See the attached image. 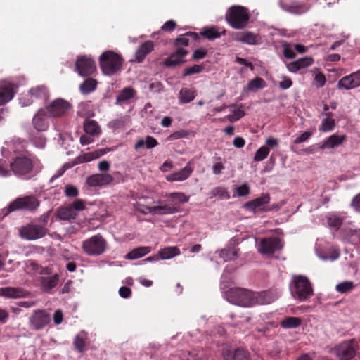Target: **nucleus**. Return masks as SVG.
I'll return each instance as SVG.
<instances>
[{"label":"nucleus","mask_w":360,"mask_h":360,"mask_svg":"<svg viewBox=\"0 0 360 360\" xmlns=\"http://www.w3.org/2000/svg\"><path fill=\"white\" fill-rule=\"evenodd\" d=\"M279 295L280 291L277 289H271L261 292H255V305L270 304L277 300Z\"/></svg>","instance_id":"obj_18"},{"label":"nucleus","mask_w":360,"mask_h":360,"mask_svg":"<svg viewBox=\"0 0 360 360\" xmlns=\"http://www.w3.org/2000/svg\"><path fill=\"white\" fill-rule=\"evenodd\" d=\"M136 94V91L131 87L123 89L121 92L117 95L116 101L118 104L126 103L129 99L132 98Z\"/></svg>","instance_id":"obj_41"},{"label":"nucleus","mask_w":360,"mask_h":360,"mask_svg":"<svg viewBox=\"0 0 360 360\" xmlns=\"http://www.w3.org/2000/svg\"><path fill=\"white\" fill-rule=\"evenodd\" d=\"M32 142L35 147L43 148L46 146V140L44 136H39L34 137Z\"/></svg>","instance_id":"obj_61"},{"label":"nucleus","mask_w":360,"mask_h":360,"mask_svg":"<svg viewBox=\"0 0 360 360\" xmlns=\"http://www.w3.org/2000/svg\"><path fill=\"white\" fill-rule=\"evenodd\" d=\"M360 86V70L341 78L338 83L340 89L349 90Z\"/></svg>","instance_id":"obj_17"},{"label":"nucleus","mask_w":360,"mask_h":360,"mask_svg":"<svg viewBox=\"0 0 360 360\" xmlns=\"http://www.w3.org/2000/svg\"><path fill=\"white\" fill-rule=\"evenodd\" d=\"M58 280L59 276L56 274L50 276L41 277L40 278V285L41 289L44 291H49L51 290L57 285Z\"/></svg>","instance_id":"obj_34"},{"label":"nucleus","mask_w":360,"mask_h":360,"mask_svg":"<svg viewBox=\"0 0 360 360\" xmlns=\"http://www.w3.org/2000/svg\"><path fill=\"white\" fill-rule=\"evenodd\" d=\"M270 202V197L269 195H263L253 200H251L245 205L246 210L252 212H267V205Z\"/></svg>","instance_id":"obj_19"},{"label":"nucleus","mask_w":360,"mask_h":360,"mask_svg":"<svg viewBox=\"0 0 360 360\" xmlns=\"http://www.w3.org/2000/svg\"><path fill=\"white\" fill-rule=\"evenodd\" d=\"M321 115L323 118L319 127V131L326 133L333 131L336 125L334 114L332 112H326L322 113Z\"/></svg>","instance_id":"obj_27"},{"label":"nucleus","mask_w":360,"mask_h":360,"mask_svg":"<svg viewBox=\"0 0 360 360\" xmlns=\"http://www.w3.org/2000/svg\"><path fill=\"white\" fill-rule=\"evenodd\" d=\"M154 49V44L152 41H146L137 49L135 53L136 61L142 62L146 56Z\"/></svg>","instance_id":"obj_31"},{"label":"nucleus","mask_w":360,"mask_h":360,"mask_svg":"<svg viewBox=\"0 0 360 360\" xmlns=\"http://www.w3.org/2000/svg\"><path fill=\"white\" fill-rule=\"evenodd\" d=\"M264 86L265 81L261 77H256L248 82L247 89L249 91H254L257 89H263Z\"/></svg>","instance_id":"obj_47"},{"label":"nucleus","mask_w":360,"mask_h":360,"mask_svg":"<svg viewBox=\"0 0 360 360\" xmlns=\"http://www.w3.org/2000/svg\"><path fill=\"white\" fill-rule=\"evenodd\" d=\"M216 253L219 254L224 262H228L236 259L238 256V250L235 247L225 248L217 250Z\"/></svg>","instance_id":"obj_33"},{"label":"nucleus","mask_w":360,"mask_h":360,"mask_svg":"<svg viewBox=\"0 0 360 360\" xmlns=\"http://www.w3.org/2000/svg\"><path fill=\"white\" fill-rule=\"evenodd\" d=\"M218 197L221 200H228L230 198V194L227 188L218 186L214 188L210 192V198Z\"/></svg>","instance_id":"obj_46"},{"label":"nucleus","mask_w":360,"mask_h":360,"mask_svg":"<svg viewBox=\"0 0 360 360\" xmlns=\"http://www.w3.org/2000/svg\"><path fill=\"white\" fill-rule=\"evenodd\" d=\"M203 67L200 65H193L184 69L183 76L186 77L188 75L200 73L202 71Z\"/></svg>","instance_id":"obj_55"},{"label":"nucleus","mask_w":360,"mask_h":360,"mask_svg":"<svg viewBox=\"0 0 360 360\" xmlns=\"http://www.w3.org/2000/svg\"><path fill=\"white\" fill-rule=\"evenodd\" d=\"M190 134H191V133L189 131H188L186 130L181 129V130L176 131L173 132L172 134H171L169 136L168 139L170 141H173V140L179 139H182V138H186Z\"/></svg>","instance_id":"obj_57"},{"label":"nucleus","mask_w":360,"mask_h":360,"mask_svg":"<svg viewBox=\"0 0 360 360\" xmlns=\"http://www.w3.org/2000/svg\"><path fill=\"white\" fill-rule=\"evenodd\" d=\"M86 333L84 331L79 333L75 338L74 344L79 352H82L85 347Z\"/></svg>","instance_id":"obj_51"},{"label":"nucleus","mask_w":360,"mask_h":360,"mask_svg":"<svg viewBox=\"0 0 360 360\" xmlns=\"http://www.w3.org/2000/svg\"><path fill=\"white\" fill-rule=\"evenodd\" d=\"M233 39L236 41L248 45H256L261 42V37L258 34L249 31L237 33Z\"/></svg>","instance_id":"obj_24"},{"label":"nucleus","mask_w":360,"mask_h":360,"mask_svg":"<svg viewBox=\"0 0 360 360\" xmlns=\"http://www.w3.org/2000/svg\"><path fill=\"white\" fill-rule=\"evenodd\" d=\"M46 228L41 224L30 223L19 229V236L25 240H35L46 235Z\"/></svg>","instance_id":"obj_11"},{"label":"nucleus","mask_w":360,"mask_h":360,"mask_svg":"<svg viewBox=\"0 0 360 360\" xmlns=\"http://www.w3.org/2000/svg\"><path fill=\"white\" fill-rule=\"evenodd\" d=\"M39 205V202L33 195L18 198L12 201L6 210L4 216L17 210L34 211Z\"/></svg>","instance_id":"obj_8"},{"label":"nucleus","mask_w":360,"mask_h":360,"mask_svg":"<svg viewBox=\"0 0 360 360\" xmlns=\"http://www.w3.org/2000/svg\"><path fill=\"white\" fill-rule=\"evenodd\" d=\"M249 14L243 6H233L226 14V19L229 25L234 29L244 28L249 21Z\"/></svg>","instance_id":"obj_7"},{"label":"nucleus","mask_w":360,"mask_h":360,"mask_svg":"<svg viewBox=\"0 0 360 360\" xmlns=\"http://www.w3.org/2000/svg\"><path fill=\"white\" fill-rule=\"evenodd\" d=\"M347 140L345 134H333L319 144V147L322 150H334L342 146Z\"/></svg>","instance_id":"obj_16"},{"label":"nucleus","mask_w":360,"mask_h":360,"mask_svg":"<svg viewBox=\"0 0 360 360\" xmlns=\"http://www.w3.org/2000/svg\"><path fill=\"white\" fill-rule=\"evenodd\" d=\"M342 240L345 243L353 245H357L360 243V229H350L349 230H344Z\"/></svg>","instance_id":"obj_30"},{"label":"nucleus","mask_w":360,"mask_h":360,"mask_svg":"<svg viewBox=\"0 0 360 360\" xmlns=\"http://www.w3.org/2000/svg\"><path fill=\"white\" fill-rule=\"evenodd\" d=\"M85 209V202L82 199H77L71 204L59 207L57 210V217L60 220L71 221L77 217V212Z\"/></svg>","instance_id":"obj_10"},{"label":"nucleus","mask_w":360,"mask_h":360,"mask_svg":"<svg viewBox=\"0 0 360 360\" xmlns=\"http://www.w3.org/2000/svg\"><path fill=\"white\" fill-rule=\"evenodd\" d=\"M292 296L300 302L305 301L313 295V288L308 278L304 276H293L290 283Z\"/></svg>","instance_id":"obj_2"},{"label":"nucleus","mask_w":360,"mask_h":360,"mask_svg":"<svg viewBox=\"0 0 360 360\" xmlns=\"http://www.w3.org/2000/svg\"><path fill=\"white\" fill-rule=\"evenodd\" d=\"M84 130L86 134L95 136L101 134V129L97 122L92 120H85L84 122Z\"/></svg>","instance_id":"obj_37"},{"label":"nucleus","mask_w":360,"mask_h":360,"mask_svg":"<svg viewBox=\"0 0 360 360\" xmlns=\"http://www.w3.org/2000/svg\"><path fill=\"white\" fill-rule=\"evenodd\" d=\"M355 287L353 281H346L336 285L335 290L340 293H347L352 291Z\"/></svg>","instance_id":"obj_48"},{"label":"nucleus","mask_w":360,"mask_h":360,"mask_svg":"<svg viewBox=\"0 0 360 360\" xmlns=\"http://www.w3.org/2000/svg\"><path fill=\"white\" fill-rule=\"evenodd\" d=\"M347 216L344 213H330L327 215V223L329 228L338 230L343 222L345 221Z\"/></svg>","instance_id":"obj_29"},{"label":"nucleus","mask_w":360,"mask_h":360,"mask_svg":"<svg viewBox=\"0 0 360 360\" xmlns=\"http://www.w3.org/2000/svg\"><path fill=\"white\" fill-rule=\"evenodd\" d=\"M231 114L227 115L226 117V119L229 120V122H233L238 120H240L241 117H243L245 115V112L242 108V106L237 107V106H231Z\"/></svg>","instance_id":"obj_44"},{"label":"nucleus","mask_w":360,"mask_h":360,"mask_svg":"<svg viewBox=\"0 0 360 360\" xmlns=\"http://www.w3.org/2000/svg\"><path fill=\"white\" fill-rule=\"evenodd\" d=\"M279 4L284 11L293 14H302L307 12L310 7L308 4L297 1L288 3L287 0H280Z\"/></svg>","instance_id":"obj_21"},{"label":"nucleus","mask_w":360,"mask_h":360,"mask_svg":"<svg viewBox=\"0 0 360 360\" xmlns=\"http://www.w3.org/2000/svg\"><path fill=\"white\" fill-rule=\"evenodd\" d=\"M311 135H312L311 132L304 131L295 139L294 143L300 144L302 142H304V141H307L311 136Z\"/></svg>","instance_id":"obj_63"},{"label":"nucleus","mask_w":360,"mask_h":360,"mask_svg":"<svg viewBox=\"0 0 360 360\" xmlns=\"http://www.w3.org/2000/svg\"><path fill=\"white\" fill-rule=\"evenodd\" d=\"M300 69L307 68L311 65L314 63V59L311 57H304L297 60Z\"/></svg>","instance_id":"obj_60"},{"label":"nucleus","mask_w":360,"mask_h":360,"mask_svg":"<svg viewBox=\"0 0 360 360\" xmlns=\"http://www.w3.org/2000/svg\"><path fill=\"white\" fill-rule=\"evenodd\" d=\"M99 62L103 74L112 75L121 70L122 58L120 55L107 51L100 56Z\"/></svg>","instance_id":"obj_4"},{"label":"nucleus","mask_w":360,"mask_h":360,"mask_svg":"<svg viewBox=\"0 0 360 360\" xmlns=\"http://www.w3.org/2000/svg\"><path fill=\"white\" fill-rule=\"evenodd\" d=\"M166 197L171 198L173 201L179 203H185L189 200V196H187L182 192H174L166 195Z\"/></svg>","instance_id":"obj_49"},{"label":"nucleus","mask_w":360,"mask_h":360,"mask_svg":"<svg viewBox=\"0 0 360 360\" xmlns=\"http://www.w3.org/2000/svg\"><path fill=\"white\" fill-rule=\"evenodd\" d=\"M108 248L105 239L101 235H94L82 243V249L89 256H99L103 254Z\"/></svg>","instance_id":"obj_6"},{"label":"nucleus","mask_w":360,"mask_h":360,"mask_svg":"<svg viewBox=\"0 0 360 360\" xmlns=\"http://www.w3.org/2000/svg\"><path fill=\"white\" fill-rule=\"evenodd\" d=\"M270 150L266 146L260 147L255 153L254 160L256 162H260L266 159L269 155Z\"/></svg>","instance_id":"obj_52"},{"label":"nucleus","mask_w":360,"mask_h":360,"mask_svg":"<svg viewBox=\"0 0 360 360\" xmlns=\"http://www.w3.org/2000/svg\"><path fill=\"white\" fill-rule=\"evenodd\" d=\"M358 349V342L356 340H349L340 342L333 349L336 356L340 360H351Z\"/></svg>","instance_id":"obj_12"},{"label":"nucleus","mask_w":360,"mask_h":360,"mask_svg":"<svg viewBox=\"0 0 360 360\" xmlns=\"http://www.w3.org/2000/svg\"><path fill=\"white\" fill-rule=\"evenodd\" d=\"M302 320L299 317L288 316L281 321V326L285 329L296 328L301 326Z\"/></svg>","instance_id":"obj_39"},{"label":"nucleus","mask_w":360,"mask_h":360,"mask_svg":"<svg viewBox=\"0 0 360 360\" xmlns=\"http://www.w3.org/2000/svg\"><path fill=\"white\" fill-rule=\"evenodd\" d=\"M256 248L260 254L269 257L282 249L283 243L277 237L264 238L260 240L256 239Z\"/></svg>","instance_id":"obj_9"},{"label":"nucleus","mask_w":360,"mask_h":360,"mask_svg":"<svg viewBox=\"0 0 360 360\" xmlns=\"http://www.w3.org/2000/svg\"><path fill=\"white\" fill-rule=\"evenodd\" d=\"M64 193L68 198H76L79 195L78 188L72 184H68L64 187Z\"/></svg>","instance_id":"obj_54"},{"label":"nucleus","mask_w":360,"mask_h":360,"mask_svg":"<svg viewBox=\"0 0 360 360\" xmlns=\"http://www.w3.org/2000/svg\"><path fill=\"white\" fill-rule=\"evenodd\" d=\"M226 299L231 303L250 307L255 305V292L243 288H231L226 292Z\"/></svg>","instance_id":"obj_3"},{"label":"nucleus","mask_w":360,"mask_h":360,"mask_svg":"<svg viewBox=\"0 0 360 360\" xmlns=\"http://www.w3.org/2000/svg\"><path fill=\"white\" fill-rule=\"evenodd\" d=\"M78 73L82 76H88L93 74L96 70L95 62L90 56H82L78 57L75 63Z\"/></svg>","instance_id":"obj_14"},{"label":"nucleus","mask_w":360,"mask_h":360,"mask_svg":"<svg viewBox=\"0 0 360 360\" xmlns=\"http://www.w3.org/2000/svg\"><path fill=\"white\" fill-rule=\"evenodd\" d=\"M200 34L205 38L213 40L220 37L222 34H224L225 30L224 29L220 30L216 27H212L210 28H205Z\"/></svg>","instance_id":"obj_38"},{"label":"nucleus","mask_w":360,"mask_h":360,"mask_svg":"<svg viewBox=\"0 0 360 360\" xmlns=\"http://www.w3.org/2000/svg\"><path fill=\"white\" fill-rule=\"evenodd\" d=\"M283 55L285 58L289 59H292L295 57V53L294 52V49L292 46L287 43L283 44Z\"/></svg>","instance_id":"obj_58"},{"label":"nucleus","mask_w":360,"mask_h":360,"mask_svg":"<svg viewBox=\"0 0 360 360\" xmlns=\"http://www.w3.org/2000/svg\"><path fill=\"white\" fill-rule=\"evenodd\" d=\"M158 141L153 136H147L146 138V140L143 139H139L136 144L134 145V148L136 150H138L144 146L147 148H153L155 147L158 145Z\"/></svg>","instance_id":"obj_43"},{"label":"nucleus","mask_w":360,"mask_h":360,"mask_svg":"<svg viewBox=\"0 0 360 360\" xmlns=\"http://www.w3.org/2000/svg\"><path fill=\"white\" fill-rule=\"evenodd\" d=\"M196 96L194 90L189 89H182L179 93V100L181 103H188L192 101Z\"/></svg>","instance_id":"obj_42"},{"label":"nucleus","mask_w":360,"mask_h":360,"mask_svg":"<svg viewBox=\"0 0 360 360\" xmlns=\"http://www.w3.org/2000/svg\"><path fill=\"white\" fill-rule=\"evenodd\" d=\"M27 292L22 288L14 287H5L0 288V296L9 299L24 297Z\"/></svg>","instance_id":"obj_28"},{"label":"nucleus","mask_w":360,"mask_h":360,"mask_svg":"<svg viewBox=\"0 0 360 360\" xmlns=\"http://www.w3.org/2000/svg\"><path fill=\"white\" fill-rule=\"evenodd\" d=\"M113 181L111 174L107 173H99L89 176L86 179V184L89 186H103L110 184Z\"/></svg>","instance_id":"obj_20"},{"label":"nucleus","mask_w":360,"mask_h":360,"mask_svg":"<svg viewBox=\"0 0 360 360\" xmlns=\"http://www.w3.org/2000/svg\"><path fill=\"white\" fill-rule=\"evenodd\" d=\"M150 251H151V248L150 247H148V246L139 247V248H134V250H132L131 251L128 252L125 255L124 258L126 259H129V260L136 259L141 258V257L146 255Z\"/></svg>","instance_id":"obj_36"},{"label":"nucleus","mask_w":360,"mask_h":360,"mask_svg":"<svg viewBox=\"0 0 360 360\" xmlns=\"http://www.w3.org/2000/svg\"><path fill=\"white\" fill-rule=\"evenodd\" d=\"M193 171V169L191 166V162H188L184 168L166 176V180L170 182L185 181L189 178Z\"/></svg>","instance_id":"obj_23"},{"label":"nucleus","mask_w":360,"mask_h":360,"mask_svg":"<svg viewBox=\"0 0 360 360\" xmlns=\"http://www.w3.org/2000/svg\"><path fill=\"white\" fill-rule=\"evenodd\" d=\"M97 158H98V154L96 153V150L81 155L77 157L76 158H75L72 162H67V163L64 164V165L63 166V168H62L63 171L60 173V174H62L65 170L73 167L74 165H76L77 164H81L83 162H91Z\"/></svg>","instance_id":"obj_25"},{"label":"nucleus","mask_w":360,"mask_h":360,"mask_svg":"<svg viewBox=\"0 0 360 360\" xmlns=\"http://www.w3.org/2000/svg\"><path fill=\"white\" fill-rule=\"evenodd\" d=\"M134 210L143 214L169 215L179 212V208L172 204H163L159 200L157 205L147 206L140 202L133 204Z\"/></svg>","instance_id":"obj_5"},{"label":"nucleus","mask_w":360,"mask_h":360,"mask_svg":"<svg viewBox=\"0 0 360 360\" xmlns=\"http://www.w3.org/2000/svg\"><path fill=\"white\" fill-rule=\"evenodd\" d=\"M50 117H58L64 115L70 108V104L62 98H57L46 108H44Z\"/></svg>","instance_id":"obj_13"},{"label":"nucleus","mask_w":360,"mask_h":360,"mask_svg":"<svg viewBox=\"0 0 360 360\" xmlns=\"http://www.w3.org/2000/svg\"><path fill=\"white\" fill-rule=\"evenodd\" d=\"M326 82V77L322 72L318 70L314 71V84L317 88L323 87L325 85Z\"/></svg>","instance_id":"obj_53"},{"label":"nucleus","mask_w":360,"mask_h":360,"mask_svg":"<svg viewBox=\"0 0 360 360\" xmlns=\"http://www.w3.org/2000/svg\"><path fill=\"white\" fill-rule=\"evenodd\" d=\"M250 193L249 186L247 184H243L236 188V195L245 196Z\"/></svg>","instance_id":"obj_64"},{"label":"nucleus","mask_w":360,"mask_h":360,"mask_svg":"<svg viewBox=\"0 0 360 360\" xmlns=\"http://www.w3.org/2000/svg\"><path fill=\"white\" fill-rule=\"evenodd\" d=\"M30 90L34 100L46 101L49 98V91L44 86H37Z\"/></svg>","instance_id":"obj_35"},{"label":"nucleus","mask_w":360,"mask_h":360,"mask_svg":"<svg viewBox=\"0 0 360 360\" xmlns=\"http://www.w3.org/2000/svg\"><path fill=\"white\" fill-rule=\"evenodd\" d=\"M188 51L183 48L178 49L164 61L166 67H174L185 62V56Z\"/></svg>","instance_id":"obj_26"},{"label":"nucleus","mask_w":360,"mask_h":360,"mask_svg":"<svg viewBox=\"0 0 360 360\" xmlns=\"http://www.w3.org/2000/svg\"><path fill=\"white\" fill-rule=\"evenodd\" d=\"M180 253L179 249L174 246L167 247L159 251V255L162 259H169L180 255Z\"/></svg>","instance_id":"obj_40"},{"label":"nucleus","mask_w":360,"mask_h":360,"mask_svg":"<svg viewBox=\"0 0 360 360\" xmlns=\"http://www.w3.org/2000/svg\"><path fill=\"white\" fill-rule=\"evenodd\" d=\"M11 171L17 177L27 179L36 175L41 169L39 160L25 155L16 156L10 163Z\"/></svg>","instance_id":"obj_1"},{"label":"nucleus","mask_w":360,"mask_h":360,"mask_svg":"<svg viewBox=\"0 0 360 360\" xmlns=\"http://www.w3.org/2000/svg\"><path fill=\"white\" fill-rule=\"evenodd\" d=\"M49 117H50L46 110L44 108H40L32 119V124L34 129L39 131L47 130L49 127Z\"/></svg>","instance_id":"obj_22"},{"label":"nucleus","mask_w":360,"mask_h":360,"mask_svg":"<svg viewBox=\"0 0 360 360\" xmlns=\"http://www.w3.org/2000/svg\"><path fill=\"white\" fill-rule=\"evenodd\" d=\"M97 82L94 79L88 78L79 86L81 92L84 94H88L94 91L96 87Z\"/></svg>","instance_id":"obj_45"},{"label":"nucleus","mask_w":360,"mask_h":360,"mask_svg":"<svg viewBox=\"0 0 360 360\" xmlns=\"http://www.w3.org/2000/svg\"><path fill=\"white\" fill-rule=\"evenodd\" d=\"M217 162L214 163L212 166V172L215 175H219L221 174L224 169V163L221 162V158H217Z\"/></svg>","instance_id":"obj_59"},{"label":"nucleus","mask_w":360,"mask_h":360,"mask_svg":"<svg viewBox=\"0 0 360 360\" xmlns=\"http://www.w3.org/2000/svg\"><path fill=\"white\" fill-rule=\"evenodd\" d=\"M30 325L32 329L39 330L47 326L50 322V316L44 310H35L30 316Z\"/></svg>","instance_id":"obj_15"},{"label":"nucleus","mask_w":360,"mask_h":360,"mask_svg":"<svg viewBox=\"0 0 360 360\" xmlns=\"http://www.w3.org/2000/svg\"><path fill=\"white\" fill-rule=\"evenodd\" d=\"M13 96L14 92L11 86L5 82H0V106L9 102Z\"/></svg>","instance_id":"obj_32"},{"label":"nucleus","mask_w":360,"mask_h":360,"mask_svg":"<svg viewBox=\"0 0 360 360\" xmlns=\"http://www.w3.org/2000/svg\"><path fill=\"white\" fill-rule=\"evenodd\" d=\"M317 256L323 261H335L338 259L340 257V252L336 248H333L330 250V255H326L322 254L321 252L317 251L316 252Z\"/></svg>","instance_id":"obj_50"},{"label":"nucleus","mask_w":360,"mask_h":360,"mask_svg":"<svg viewBox=\"0 0 360 360\" xmlns=\"http://www.w3.org/2000/svg\"><path fill=\"white\" fill-rule=\"evenodd\" d=\"M234 360H250L248 353L243 349H237L234 352Z\"/></svg>","instance_id":"obj_62"},{"label":"nucleus","mask_w":360,"mask_h":360,"mask_svg":"<svg viewBox=\"0 0 360 360\" xmlns=\"http://www.w3.org/2000/svg\"><path fill=\"white\" fill-rule=\"evenodd\" d=\"M20 104L22 107L28 106L34 102V98L30 93V90L26 94H22L19 98Z\"/></svg>","instance_id":"obj_56"}]
</instances>
